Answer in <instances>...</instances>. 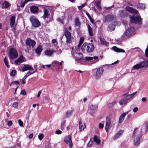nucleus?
Instances as JSON below:
<instances>
[{
    "mask_svg": "<svg viewBox=\"0 0 148 148\" xmlns=\"http://www.w3.org/2000/svg\"><path fill=\"white\" fill-rule=\"evenodd\" d=\"M42 8L44 12L42 17L45 21L48 23L51 21V16L49 12L51 8L50 6L46 5H42Z\"/></svg>",
    "mask_w": 148,
    "mask_h": 148,
    "instance_id": "obj_1",
    "label": "nucleus"
},
{
    "mask_svg": "<svg viewBox=\"0 0 148 148\" xmlns=\"http://www.w3.org/2000/svg\"><path fill=\"white\" fill-rule=\"evenodd\" d=\"M94 49L93 44L90 43H84L81 47L82 50L84 52L90 53L92 52Z\"/></svg>",
    "mask_w": 148,
    "mask_h": 148,
    "instance_id": "obj_2",
    "label": "nucleus"
},
{
    "mask_svg": "<svg viewBox=\"0 0 148 148\" xmlns=\"http://www.w3.org/2000/svg\"><path fill=\"white\" fill-rule=\"evenodd\" d=\"M140 129L136 128L134 129V132L133 136H135L136 135L137 136L136 138L135 139L134 141V144L136 146H138L140 144L139 137L141 136V135L139 134V133L138 132H140Z\"/></svg>",
    "mask_w": 148,
    "mask_h": 148,
    "instance_id": "obj_3",
    "label": "nucleus"
},
{
    "mask_svg": "<svg viewBox=\"0 0 148 148\" xmlns=\"http://www.w3.org/2000/svg\"><path fill=\"white\" fill-rule=\"evenodd\" d=\"M9 54V58L11 60L13 59L18 56L17 51L14 48H11L10 49Z\"/></svg>",
    "mask_w": 148,
    "mask_h": 148,
    "instance_id": "obj_4",
    "label": "nucleus"
},
{
    "mask_svg": "<svg viewBox=\"0 0 148 148\" xmlns=\"http://www.w3.org/2000/svg\"><path fill=\"white\" fill-rule=\"evenodd\" d=\"M130 18L131 23L138 24H140L141 23L142 19L140 16H130Z\"/></svg>",
    "mask_w": 148,
    "mask_h": 148,
    "instance_id": "obj_5",
    "label": "nucleus"
},
{
    "mask_svg": "<svg viewBox=\"0 0 148 148\" xmlns=\"http://www.w3.org/2000/svg\"><path fill=\"white\" fill-rule=\"evenodd\" d=\"M71 30V27H69L68 29H66L65 30L64 35L66 37L67 42H70L71 40V34L69 31Z\"/></svg>",
    "mask_w": 148,
    "mask_h": 148,
    "instance_id": "obj_6",
    "label": "nucleus"
},
{
    "mask_svg": "<svg viewBox=\"0 0 148 148\" xmlns=\"http://www.w3.org/2000/svg\"><path fill=\"white\" fill-rule=\"evenodd\" d=\"M30 20L32 25L33 26L37 27L40 25V22L34 16H31Z\"/></svg>",
    "mask_w": 148,
    "mask_h": 148,
    "instance_id": "obj_7",
    "label": "nucleus"
},
{
    "mask_svg": "<svg viewBox=\"0 0 148 148\" xmlns=\"http://www.w3.org/2000/svg\"><path fill=\"white\" fill-rule=\"evenodd\" d=\"M135 33L134 29L133 27L128 28L126 32L123 34V36L125 35L127 37H129L134 35Z\"/></svg>",
    "mask_w": 148,
    "mask_h": 148,
    "instance_id": "obj_8",
    "label": "nucleus"
},
{
    "mask_svg": "<svg viewBox=\"0 0 148 148\" xmlns=\"http://www.w3.org/2000/svg\"><path fill=\"white\" fill-rule=\"evenodd\" d=\"M85 60L86 61L90 62L92 64L95 63L99 61L97 56L86 57Z\"/></svg>",
    "mask_w": 148,
    "mask_h": 148,
    "instance_id": "obj_9",
    "label": "nucleus"
},
{
    "mask_svg": "<svg viewBox=\"0 0 148 148\" xmlns=\"http://www.w3.org/2000/svg\"><path fill=\"white\" fill-rule=\"evenodd\" d=\"M82 54L81 53H75L74 56L76 61L80 63L83 62L84 59L82 57Z\"/></svg>",
    "mask_w": 148,
    "mask_h": 148,
    "instance_id": "obj_10",
    "label": "nucleus"
},
{
    "mask_svg": "<svg viewBox=\"0 0 148 148\" xmlns=\"http://www.w3.org/2000/svg\"><path fill=\"white\" fill-rule=\"evenodd\" d=\"M115 16L112 14H108L106 16L105 18V21L108 23L116 19Z\"/></svg>",
    "mask_w": 148,
    "mask_h": 148,
    "instance_id": "obj_11",
    "label": "nucleus"
},
{
    "mask_svg": "<svg viewBox=\"0 0 148 148\" xmlns=\"http://www.w3.org/2000/svg\"><path fill=\"white\" fill-rule=\"evenodd\" d=\"M21 69L23 72L30 70L31 71H34L35 69H34L29 64H23L21 66Z\"/></svg>",
    "mask_w": 148,
    "mask_h": 148,
    "instance_id": "obj_12",
    "label": "nucleus"
},
{
    "mask_svg": "<svg viewBox=\"0 0 148 148\" xmlns=\"http://www.w3.org/2000/svg\"><path fill=\"white\" fill-rule=\"evenodd\" d=\"M16 17L15 16L13 15L11 16L10 19V27L11 28H12L14 30H15V24Z\"/></svg>",
    "mask_w": 148,
    "mask_h": 148,
    "instance_id": "obj_13",
    "label": "nucleus"
},
{
    "mask_svg": "<svg viewBox=\"0 0 148 148\" xmlns=\"http://www.w3.org/2000/svg\"><path fill=\"white\" fill-rule=\"evenodd\" d=\"M144 66L145 64L143 62H140L138 64H136L133 66L132 70V72L134 73L135 70L138 69L140 68H142Z\"/></svg>",
    "mask_w": 148,
    "mask_h": 148,
    "instance_id": "obj_14",
    "label": "nucleus"
},
{
    "mask_svg": "<svg viewBox=\"0 0 148 148\" xmlns=\"http://www.w3.org/2000/svg\"><path fill=\"white\" fill-rule=\"evenodd\" d=\"M103 69L102 67H100L97 69L95 77L96 79L99 78L103 75Z\"/></svg>",
    "mask_w": 148,
    "mask_h": 148,
    "instance_id": "obj_15",
    "label": "nucleus"
},
{
    "mask_svg": "<svg viewBox=\"0 0 148 148\" xmlns=\"http://www.w3.org/2000/svg\"><path fill=\"white\" fill-rule=\"evenodd\" d=\"M64 141L69 146V148L72 147L73 144L71 136H68L66 137L64 139Z\"/></svg>",
    "mask_w": 148,
    "mask_h": 148,
    "instance_id": "obj_16",
    "label": "nucleus"
},
{
    "mask_svg": "<svg viewBox=\"0 0 148 148\" xmlns=\"http://www.w3.org/2000/svg\"><path fill=\"white\" fill-rule=\"evenodd\" d=\"M26 60L25 58L22 55H21L16 60H15L14 62L15 64L19 65Z\"/></svg>",
    "mask_w": 148,
    "mask_h": 148,
    "instance_id": "obj_17",
    "label": "nucleus"
},
{
    "mask_svg": "<svg viewBox=\"0 0 148 148\" xmlns=\"http://www.w3.org/2000/svg\"><path fill=\"white\" fill-rule=\"evenodd\" d=\"M137 92H136L130 95L124 94L122 95V97L124 98L128 102V100L132 98L136 94Z\"/></svg>",
    "mask_w": 148,
    "mask_h": 148,
    "instance_id": "obj_18",
    "label": "nucleus"
},
{
    "mask_svg": "<svg viewBox=\"0 0 148 148\" xmlns=\"http://www.w3.org/2000/svg\"><path fill=\"white\" fill-rule=\"evenodd\" d=\"M56 50L47 49L45 50L44 52V54L45 56L47 57L51 56L55 52Z\"/></svg>",
    "mask_w": 148,
    "mask_h": 148,
    "instance_id": "obj_19",
    "label": "nucleus"
},
{
    "mask_svg": "<svg viewBox=\"0 0 148 148\" xmlns=\"http://www.w3.org/2000/svg\"><path fill=\"white\" fill-rule=\"evenodd\" d=\"M26 44L29 47L32 46L33 47L35 45L36 42L33 40L27 38L26 40Z\"/></svg>",
    "mask_w": 148,
    "mask_h": 148,
    "instance_id": "obj_20",
    "label": "nucleus"
},
{
    "mask_svg": "<svg viewBox=\"0 0 148 148\" xmlns=\"http://www.w3.org/2000/svg\"><path fill=\"white\" fill-rule=\"evenodd\" d=\"M111 121L109 118H107L106 119L105 123V130L107 132H108L110 126L111 125Z\"/></svg>",
    "mask_w": 148,
    "mask_h": 148,
    "instance_id": "obj_21",
    "label": "nucleus"
},
{
    "mask_svg": "<svg viewBox=\"0 0 148 148\" xmlns=\"http://www.w3.org/2000/svg\"><path fill=\"white\" fill-rule=\"evenodd\" d=\"M126 10L131 13L134 14H138V10L132 7H127L126 8Z\"/></svg>",
    "mask_w": 148,
    "mask_h": 148,
    "instance_id": "obj_22",
    "label": "nucleus"
},
{
    "mask_svg": "<svg viewBox=\"0 0 148 148\" xmlns=\"http://www.w3.org/2000/svg\"><path fill=\"white\" fill-rule=\"evenodd\" d=\"M97 106L96 105H91L90 107V109L88 110L89 112L91 115L94 116V110H96L97 109Z\"/></svg>",
    "mask_w": 148,
    "mask_h": 148,
    "instance_id": "obj_23",
    "label": "nucleus"
},
{
    "mask_svg": "<svg viewBox=\"0 0 148 148\" xmlns=\"http://www.w3.org/2000/svg\"><path fill=\"white\" fill-rule=\"evenodd\" d=\"M101 2V0H94V1L95 5L99 11L101 9V8L100 5Z\"/></svg>",
    "mask_w": 148,
    "mask_h": 148,
    "instance_id": "obj_24",
    "label": "nucleus"
},
{
    "mask_svg": "<svg viewBox=\"0 0 148 148\" xmlns=\"http://www.w3.org/2000/svg\"><path fill=\"white\" fill-rule=\"evenodd\" d=\"M30 10L32 13L35 14L38 12V8L37 6H32L30 7Z\"/></svg>",
    "mask_w": 148,
    "mask_h": 148,
    "instance_id": "obj_25",
    "label": "nucleus"
},
{
    "mask_svg": "<svg viewBox=\"0 0 148 148\" xmlns=\"http://www.w3.org/2000/svg\"><path fill=\"white\" fill-rule=\"evenodd\" d=\"M112 49L113 51L117 52L125 53V51L124 50L118 48L116 46L112 47Z\"/></svg>",
    "mask_w": 148,
    "mask_h": 148,
    "instance_id": "obj_26",
    "label": "nucleus"
},
{
    "mask_svg": "<svg viewBox=\"0 0 148 148\" xmlns=\"http://www.w3.org/2000/svg\"><path fill=\"white\" fill-rule=\"evenodd\" d=\"M42 50V47L39 45L35 49V52L38 56H39Z\"/></svg>",
    "mask_w": 148,
    "mask_h": 148,
    "instance_id": "obj_27",
    "label": "nucleus"
},
{
    "mask_svg": "<svg viewBox=\"0 0 148 148\" xmlns=\"http://www.w3.org/2000/svg\"><path fill=\"white\" fill-rule=\"evenodd\" d=\"M124 132L123 130H120L114 136V138L115 139H117L121 136L123 133Z\"/></svg>",
    "mask_w": 148,
    "mask_h": 148,
    "instance_id": "obj_28",
    "label": "nucleus"
},
{
    "mask_svg": "<svg viewBox=\"0 0 148 148\" xmlns=\"http://www.w3.org/2000/svg\"><path fill=\"white\" fill-rule=\"evenodd\" d=\"M87 26L88 30V33L89 35L91 36H93V34L92 28L89 25H87Z\"/></svg>",
    "mask_w": 148,
    "mask_h": 148,
    "instance_id": "obj_29",
    "label": "nucleus"
},
{
    "mask_svg": "<svg viewBox=\"0 0 148 148\" xmlns=\"http://www.w3.org/2000/svg\"><path fill=\"white\" fill-rule=\"evenodd\" d=\"M115 29V26L113 24H110L108 25L107 29L110 32L113 31Z\"/></svg>",
    "mask_w": 148,
    "mask_h": 148,
    "instance_id": "obj_30",
    "label": "nucleus"
},
{
    "mask_svg": "<svg viewBox=\"0 0 148 148\" xmlns=\"http://www.w3.org/2000/svg\"><path fill=\"white\" fill-rule=\"evenodd\" d=\"M136 6L138 9H144L145 8V5L142 3H138L137 4Z\"/></svg>",
    "mask_w": 148,
    "mask_h": 148,
    "instance_id": "obj_31",
    "label": "nucleus"
},
{
    "mask_svg": "<svg viewBox=\"0 0 148 148\" xmlns=\"http://www.w3.org/2000/svg\"><path fill=\"white\" fill-rule=\"evenodd\" d=\"M127 102V101L124 98H123L119 102V103L121 105H122L123 104H126Z\"/></svg>",
    "mask_w": 148,
    "mask_h": 148,
    "instance_id": "obj_32",
    "label": "nucleus"
},
{
    "mask_svg": "<svg viewBox=\"0 0 148 148\" xmlns=\"http://www.w3.org/2000/svg\"><path fill=\"white\" fill-rule=\"evenodd\" d=\"M99 39L100 40V42L101 44L105 45V46H107L108 45V43L105 40L103 39L102 38H99Z\"/></svg>",
    "mask_w": 148,
    "mask_h": 148,
    "instance_id": "obj_33",
    "label": "nucleus"
},
{
    "mask_svg": "<svg viewBox=\"0 0 148 148\" xmlns=\"http://www.w3.org/2000/svg\"><path fill=\"white\" fill-rule=\"evenodd\" d=\"M79 127L80 130H82L85 128L86 126L85 124L82 123L81 121L79 122Z\"/></svg>",
    "mask_w": 148,
    "mask_h": 148,
    "instance_id": "obj_34",
    "label": "nucleus"
},
{
    "mask_svg": "<svg viewBox=\"0 0 148 148\" xmlns=\"http://www.w3.org/2000/svg\"><path fill=\"white\" fill-rule=\"evenodd\" d=\"M36 70H35L34 71H33L32 72H30L29 71H28V72L26 73V74L25 75V76L23 78L24 79H25L29 75H31V74L35 73L36 71Z\"/></svg>",
    "mask_w": 148,
    "mask_h": 148,
    "instance_id": "obj_35",
    "label": "nucleus"
},
{
    "mask_svg": "<svg viewBox=\"0 0 148 148\" xmlns=\"http://www.w3.org/2000/svg\"><path fill=\"white\" fill-rule=\"evenodd\" d=\"M32 0H25L24 1L22 2V1L21 2V8L24 7L26 3H27L28 2L32 1Z\"/></svg>",
    "mask_w": 148,
    "mask_h": 148,
    "instance_id": "obj_36",
    "label": "nucleus"
},
{
    "mask_svg": "<svg viewBox=\"0 0 148 148\" xmlns=\"http://www.w3.org/2000/svg\"><path fill=\"white\" fill-rule=\"evenodd\" d=\"M10 4L7 1H5L2 5V8L6 9L9 6Z\"/></svg>",
    "mask_w": 148,
    "mask_h": 148,
    "instance_id": "obj_37",
    "label": "nucleus"
},
{
    "mask_svg": "<svg viewBox=\"0 0 148 148\" xmlns=\"http://www.w3.org/2000/svg\"><path fill=\"white\" fill-rule=\"evenodd\" d=\"M125 116L122 114H121L119 118V123H122L123 121Z\"/></svg>",
    "mask_w": 148,
    "mask_h": 148,
    "instance_id": "obj_38",
    "label": "nucleus"
},
{
    "mask_svg": "<svg viewBox=\"0 0 148 148\" xmlns=\"http://www.w3.org/2000/svg\"><path fill=\"white\" fill-rule=\"evenodd\" d=\"M72 110L68 111L66 113V116L67 117H69L72 115Z\"/></svg>",
    "mask_w": 148,
    "mask_h": 148,
    "instance_id": "obj_39",
    "label": "nucleus"
},
{
    "mask_svg": "<svg viewBox=\"0 0 148 148\" xmlns=\"http://www.w3.org/2000/svg\"><path fill=\"white\" fill-rule=\"evenodd\" d=\"M52 65L54 67H57L58 68L59 62L57 61H54L52 63Z\"/></svg>",
    "mask_w": 148,
    "mask_h": 148,
    "instance_id": "obj_40",
    "label": "nucleus"
},
{
    "mask_svg": "<svg viewBox=\"0 0 148 148\" xmlns=\"http://www.w3.org/2000/svg\"><path fill=\"white\" fill-rule=\"evenodd\" d=\"M84 40V37H81L80 38L79 43L78 45V48L80 47L82 44L83 43Z\"/></svg>",
    "mask_w": 148,
    "mask_h": 148,
    "instance_id": "obj_41",
    "label": "nucleus"
},
{
    "mask_svg": "<svg viewBox=\"0 0 148 148\" xmlns=\"http://www.w3.org/2000/svg\"><path fill=\"white\" fill-rule=\"evenodd\" d=\"M94 140L96 143L99 144L100 143V140L98 138V137L95 136L94 138Z\"/></svg>",
    "mask_w": 148,
    "mask_h": 148,
    "instance_id": "obj_42",
    "label": "nucleus"
},
{
    "mask_svg": "<svg viewBox=\"0 0 148 148\" xmlns=\"http://www.w3.org/2000/svg\"><path fill=\"white\" fill-rule=\"evenodd\" d=\"M75 25L76 26H79L80 25V22H79V19L78 18H76L75 20Z\"/></svg>",
    "mask_w": 148,
    "mask_h": 148,
    "instance_id": "obj_43",
    "label": "nucleus"
},
{
    "mask_svg": "<svg viewBox=\"0 0 148 148\" xmlns=\"http://www.w3.org/2000/svg\"><path fill=\"white\" fill-rule=\"evenodd\" d=\"M125 12L123 10H120L119 11V16L120 17H123L125 15Z\"/></svg>",
    "mask_w": 148,
    "mask_h": 148,
    "instance_id": "obj_44",
    "label": "nucleus"
},
{
    "mask_svg": "<svg viewBox=\"0 0 148 148\" xmlns=\"http://www.w3.org/2000/svg\"><path fill=\"white\" fill-rule=\"evenodd\" d=\"M3 61L5 65L7 67H8L9 65L8 64V62L6 58H5L4 59Z\"/></svg>",
    "mask_w": 148,
    "mask_h": 148,
    "instance_id": "obj_45",
    "label": "nucleus"
},
{
    "mask_svg": "<svg viewBox=\"0 0 148 148\" xmlns=\"http://www.w3.org/2000/svg\"><path fill=\"white\" fill-rule=\"evenodd\" d=\"M86 5V3H84L82 5H81V6H78V8L79 10H81L82 8L84 7Z\"/></svg>",
    "mask_w": 148,
    "mask_h": 148,
    "instance_id": "obj_46",
    "label": "nucleus"
},
{
    "mask_svg": "<svg viewBox=\"0 0 148 148\" xmlns=\"http://www.w3.org/2000/svg\"><path fill=\"white\" fill-rule=\"evenodd\" d=\"M18 102H16L13 103L12 106L14 108H16L18 106Z\"/></svg>",
    "mask_w": 148,
    "mask_h": 148,
    "instance_id": "obj_47",
    "label": "nucleus"
},
{
    "mask_svg": "<svg viewBox=\"0 0 148 148\" xmlns=\"http://www.w3.org/2000/svg\"><path fill=\"white\" fill-rule=\"evenodd\" d=\"M16 73V71L15 70H12L10 72V75L12 76H14L15 75Z\"/></svg>",
    "mask_w": 148,
    "mask_h": 148,
    "instance_id": "obj_48",
    "label": "nucleus"
},
{
    "mask_svg": "<svg viewBox=\"0 0 148 148\" xmlns=\"http://www.w3.org/2000/svg\"><path fill=\"white\" fill-rule=\"evenodd\" d=\"M5 41H3L1 42V47L3 49L4 47H5Z\"/></svg>",
    "mask_w": 148,
    "mask_h": 148,
    "instance_id": "obj_49",
    "label": "nucleus"
},
{
    "mask_svg": "<svg viewBox=\"0 0 148 148\" xmlns=\"http://www.w3.org/2000/svg\"><path fill=\"white\" fill-rule=\"evenodd\" d=\"M38 137L39 139L41 140L43 137V134H40L38 135Z\"/></svg>",
    "mask_w": 148,
    "mask_h": 148,
    "instance_id": "obj_50",
    "label": "nucleus"
},
{
    "mask_svg": "<svg viewBox=\"0 0 148 148\" xmlns=\"http://www.w3.org/2000/svg\"><path fill=\"white\" fill-rule=\"evenodd\" d=\"M65 123L64 121H63L61 123V129L63 130L64 129V127L65 126Z\"/></svg>",
    "mask_w": 148,
    "mask_h": 148,
    "instance_id": "obj_51",
    "label": "nucleus"
},
{
    "mask_svg": "<svg viewBox=\"0 0 148 148\" xmlns=\"http://www.w3.org/2000/svg\"><path fill=\"white\" fill-rule=\"evenodd\" d=\"M64 63V62L63 61H62L61 62H60L59 63V65L58 66V69H62V63Z\"/></svg>",
    "mask_w": 148,
    "mask_h": 148,
    "instance_id": "obj_52",
    "label": "nucleus"
},
{
    "mask_svg": "<svg viewBox=\"0 0 148 148\" xmlns=\"http://www.w3.org/2000/svg\"><path fill=\"white\" fill-rule=\"evenodd\" d=\"M18 123L19 125L21 127L23 125V121H21V120H18Z\"/></svg>",
    "mask_w": 148,
    "mask_h": 148,
    "instance_id": "obj_53",
    "label": "nucleus"
},
{
    "mask_svg": "<svg viewBox=\"0 0 148 148\" xmlns=\"http://www.w3.org/2000/svg\"><path fill=\"white\" fill-rule=\"evenodd\" d=\"M92 10L97 14H98L99 13L95 7H92Z\"/></svg>",
    "mask_w": 148,
    "mask_h": 148,
    "instance_id": "obj_54",
    "label": "nucleus"
},
{
    "mask_svg": "<svg viewBox=\"0 0 148 148\" xmlns=\"http://www.w3.org/2000/svg\"><path fill=\"white\" fill-rule=\"evenodd\" d=\"M20 94L24 96L26 95V92L24 90H23L21 91Z\"/></svg>",
    "mask_w": 148,
    "mask_h": 148,
    "instance_id": "obj_55",
    "label": "nucleus"
},
{
    "mask_svg": "<svg viewBox=\"0 0 148 148\" xmlns=\"http://www.w3.org/2000/svg\"><path fill=\"white\" fill-rule=\"evenodd\" d=\"M12 121H9L7 123V125L9 126H10L12 125Z\"/></svg>",
    "mask_w": 148,
    "mask_h": 148,
    "instance_id": "obj_56",
    "label": "nucleus"
},
{
    "mask_svg": "<svg viewBox=\"0 0 148 148\" xmlns=\"http://www.w3.org/2000/svg\"><path fill=\"white\" fill-rule=\"evenodd\" d=\"M104 126L103 124H102L101 123H100L99 124V128L100 129H102Z\"/></svg>",
    "mask_w": 148,
    "mask_h": 148,
    "instance_id": "obj_57",
    "label": "nucleus"
},
{
    "mask_svg": "<svg viewBox=\"0 0 148 148\" xmlns=\"http://www.w3.org/2000/svg\"><path fill=\"white\" fill-rule=\"evenodd\" d=\"M143 62L145 64V66H148V60L144 61Z\"/></svg>",
    "mask_w": 148,
    "mask_h": 148,
    "instance_id": "obj_58",
    "label": "nucleus"
},
{
    "mask_svg": "<svg viewBox=\"0 0 148 148\" xmlns=\"http://www.w3.org/2000/svg\"><path fill=\"white\" fill-rule=\"evenodd\" d=\"M138 110V108L137 107H136L133 109V111L134 112H136Z\"/></svg>",
    "mask_w": 148,
    "mask_h": 148,
    "instance_id": "obj_59",
    "label": "nucleus"
},
{
    "mask_svg": "<svg viewBox=\"0 0 148 148\" xmlns=\"http://www.w3.org/2000/svg\"><path fill=\"white\" fill-rule=\"evenodd\" d=\"M62 131L60 130H58L56 131V133L58 134H61Z\"/></svg>",
    "mask_w": 148,
    "mask_h": 148,
    "instance_id": "obj_60",
    "label": "nucleus"
},
{
    "mask_svg": "<svg viewBox=\"0 0 148 148\" xmlns=\"http://www.w3.org/2000/svg\"><path fill=\"white\" fill-rule=\"evenodd\" d=\"M12 83H13L14 84L16 85H18L19 84V82H18L17 81H15L12 82Z\"/></svg>",
    "mask_w": 148,
    "mask_h": 148,
    "instance_id": "obj_61",
    "label": "nucleus"
},
{
    "mask_svg": "<svg viewBox=\"0 0 148 148\" xmlns=\"http://www.w3.org/2000/svg\"><path fill=\"white\" fill-rule=\"evenodd\" d=\"M130 111L126 112H125L123 113L122 114L123 115L125 116L127 114L130 112Z\"/></svg>",
    "mask_w": 148,
    "mask_h": 148,
    "instance_id": "obj_62",
    "label": "nucleus"
},
{
    "mask_svg": "<svg viewBox=\"0 0 148 148\" xmlns=\"http://www.w3.org/2000/svg\"><path fill=\"white\" fill-rule=\"evenodd\" d=\"M41 92L40 91H39L38 92V94H37V97L38 98L39 97H40V95L41 94Z\"/></svg>",
    "mask_w": 148,
    "mask_h": 148,
    "instance_id": "obj_63",
    "label": "nucleus"
},
{
    "mask_svg": "<svg viewBox=\"0 0 148 148\" xmlns=\"http://www.w3.org/2000/svg\"><path fill=\"white\" fill-rule=\"evenodd\" d=\"M142 101L143 102H145L147 101V99L146 97H143L142 99Z\"/></svg>",
    "mask_w": 148,
    "mask_h": 148,
    "instance_id": "obj_64",
    "label": "nucleus"
}]
</instances>
